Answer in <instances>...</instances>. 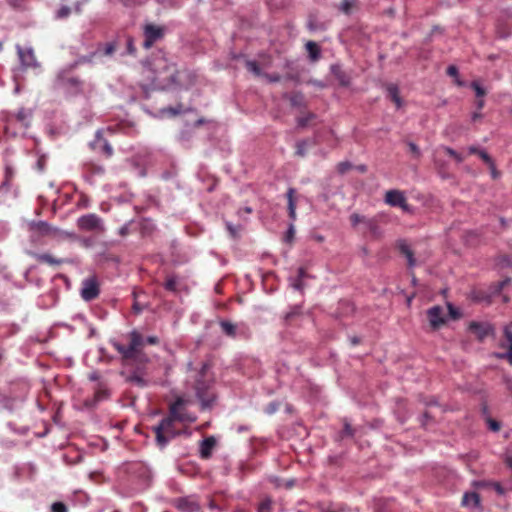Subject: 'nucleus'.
<instances>
[{"label": "nucleus", "instance_id": "nucleus-45", "mask_svg": "<svg viewBox=\"0 0 512 512\" xmlns=\"http://www.w3.org/2000/svg\"><path fill=\"white\" fill-rule=\"evenodd\" d=\"M102 151L106 157H111L113 155V148L106 140L104 141Z\"/></svg>", "mask_w": 512, "mask_h": 512}, {"label": "nucleus", "instance_id": "nucleus-23", "mask_svg": "<svg viewBox=\"0 0 512 512\" xmlns=\"http://www.w3.org/2000/svg\"><path fill=\"white\" fill-rule=\"evenodd\" d=\"M295 189L294 188H289L287 193H286V197H287V201H288V215H289V218L294 221L296 220V202H295Z\"/></svg>", "mask_w": 512, "mask_h": 512}, {"label": "nucleus", "instance_id": "nucleus-32", "mask_svg": "<svg viewBox=\"0 0 512 512\" xmlns=\"http://www.w3.org/2000/svg\"><path fill=\"white\" fill-rule=\"evenodd\" d=\"M292 106H301L303 103V95L300 92L293 93L289 97Z\"/></svg>", "mask_w": 512, "mask_h": 512}, {"label": "nucleus", "instance_id": "nucleus-48", "mask_svg": "<svg viewBox=\"0 0 512 512\" xmlns=\"http://www.w3.org/2000/svg\"><path fill=\"white\" fill-rule=\"evenodd\" d=\"M491 172V177L496 180L500 177V172L496 169L494 160L492 161L491 165H487Z\"/></svg>", "mask_w": 512, "mask_h": 512}, {"label": "nucleus", "instance_id": "nucleus-27", "mask_svg": "<svg viewBox=\"0 0 512 512\" xmlns=\"http://www.w3.org/2000/svg\"><path fill=\"white\" fill-rule=\"evenodd\" d=\"M309 142L307 140H301L296 143L295 155L298 157H304L307 154V148L309 146Z\"/></svg>", "mask_w": 512, "mask_h": 512}, {"label": "nucleus", "instance_id": "nucleus-30", "mask_svg": "<svg viewBox=\"0 0 512 512\" xmlns=\"http://www.w3.org/2000/svg\"><path fill=\"white\" fill-rule=\"evenodd\" d=\"M470 86L474 90L477 98H483L486 95V90L479 84L478 81H473Z\"/></svg>", "mask_w": 512, "mask_h": 512}, {"label": "nucleus", "instance_id": "nucleus-13", "mask_svg": "<svg viewBox=\"0 0 512 512\" xmlns=\"http://www.w3.org/2000/svg\"><path fill=\"white\" fill-rule=\"evenodd\" d=\"M385 202L392 207H400L403 211H409L407 199L400 190H388L385 194Z\"/></svg>", "mask_w": 512, "mask_h": 512}, {"label": "nucleus", "instance_id": "nucleus-6", "mask_svg": "<svg viewBox=\"0 0 512 512\" xmlns=\"http://www.w3.org/2000/svg\"><path fill=\"white\" fill-rule=\"evenodd\" d=\"M79 230L87 232L102 233L105 230L103 220L95 213L83 215L77 219Z\"/></svg>", "mask_w": 512, "mask_h": 512}, {"label": "nucleus", "instance_id": "nucleus-49", "mask_svg": "<svg viewBox=\"0 0 512 512\" xmlns=\"http://www.w3.org/2000/svg\"><path fill=\"white\" fill-rule=\"evenodd\" d=\"M352 3L349 0H342L341 1V10L348 14L351 10Z\"/></svg>", "mask_w": 512, "mask_h": 512}, {"label": "nucleus", "instance_id": "nucleus-11", "mask_svg": "<svg viewBox=\"0 0 512 512\" xmlns=\"http://www.w3.org/2000/svg\"><path fill=\"white\" fill-rule=\"evenodd\" d=\"M427 319L433 330L440 329L446 323V314L444 308L435 305L429 308L426 312Z\"/></svg>", "mask_w": 512, "mask_h": 512}, {"label": "nucleus", "instance_id": "nucleus-34", "mask_svg": "<svg viewBox=\"0 0 512 512\" xmlns=\"http://www.w3.org/2000/svg\"><path fill=\"white\" fill-rule=\"evenodd\" d=\"M300 315V311L298 308H293L290 312L286 313L284 316V322L286 324H290L292 320Z\"/></svg>", "mask_w": 512, "mask_h": 512}, {"label": "nucleus", "instance_id": "nucleus-29", "mask_svg": "<svg viewBox=\"0 0 512 512\" xmlns=\"http://www.w3.org/2000/svg\"><path fill=\"white\" fill-rule=\"evenodd\" d=\"M177 286H178V281L175 276H169L164 283L165 289L168 291H171V292H176Z\"/></svg>", "mask_w": 512, "mask_h": 512}, {"label": "nucleus", "instance_id": "nucleus-60", "mask_svg": "<svg viewBox=\"0 0 512 512\" xmlns=\"http://www.w3.org/2000/svg\"><path fill=\"white\" fill-rule=\"evenodd\" d=\"M483 117V114L480 111L474 112L471 116V119L473 122H476L477 120L481 119Z\"/></svg>", "mask_w": 512, "mask_h": 512}, {"label": "nucleus", "instance_id": "nucleus-10", "mask_svg": "<svg viewBox=\"0 0 512 512\" xmlns=\"http://www.w3.org/2000/svg\"><path fill=\"white\" fill-rule=\"evenodd\" d=\"M500 347L507 349V351L494 353V356L498 359H506L512 365V323L505 327L504 338L500 342Z\"/></svg>", "mask_w": 512, "mask_h": 512}, {"label": "nucleus", "instance_id": "nucleus-55", "mask_svg": "<svg viewBox=\"0 0 512 512\" xmlns=\"http://www.w3.org/2000/svg\"><path fill=\"white\" fill-rule=\"evenodd\" d=\"M447 74L451 77H457L458 76V69L454 65H450L447 68Z\"/></svg>", "mask_w": 512, "mask_h": 512}, {"label": "nucleus", "instance_id": "nucleus-42", "mask_svg": "<svg viewBox=\"0 0 512 512\" xmlns=\"http://www.w3.org/2000/svg\"><path fill=\"white\" fill-rule=\"evenodd\" d=\"M294 236H295L294 225L290 224V226L286 232V235H285V241L291 243L294 239Z\"/></svg>", "mask_w": 512, "mask_h": 512}, {"label": "nucleus", "instance_id": "nucleus-44", "mask_svg": "<svg viewBox=\"0 0 512 512\" xmlns=\"http://www.w3.org/2000/svg\"><path fill=\"white\" fill-rule=\"evenodd\" d=\"M263 77H265L271 83L279 82L282 79V77L277 73H274V74L264 73Z\"/></svg>", "mask_w": 512, "mask_h": 512}, {"label": "nucleus", "instance_id": "nucleus-14", "mask_svg": "<svg viewBox=\"0 0 512 512\" xmlns=\"http://www.w3.org/2000/svg\"><path fill=\"white\" fill-rule=\"evenodd\" d=\"M479 341H483L487 336L494 333V328L491 324L486 322L471 321L468 326Z\"/></svg>", "mask_w": 512, "mask_h": 512}, {"label": "nucleus", "instance_id": "nucleus-40", "mask_svg": "<svg viewBox=\"0 0 512 512\" xmlns=\"http://www.w3.org/2000/svg\"><path fill=\"white\" fill-rule=\"evenodd\" d=\"M478 156L486 165H491L492 164L493 159L491 158V156L486 151L481 150L479 152Z\"/></svg>", "mask_w": 512, "mask_h": 512}, {"label": "nucleus", "instance_id": "nucleus-20", "mask_svg": "<svg viewBox=\"0 0 512 512\" xmlns=\"http://www.w3.org/2000/svg\"><path fill=\"white\" fill-rule=\"evenodd\" d=\"M83 170H84L85 174H87L89 177L101 176L105 172V169L102 165L97 164L92 161L86 162L83 165Z\"/></svg>", "mask_w": 512, "mask_h": 512}, {"label": "nucleus", "instance_id": "nucleus-43", "mask_svg": "<svg viewBox=\"0 0 512 512\" xmlns=\"http://www.w3.org/2000/svg\"><path fill=\"white\" fill-rule=\"evenodd\" d=\"M71 13V9L67 6H62L58 12H57V17L58 18H66L70 15Z\"/></svg>", "mask_w": 512, "mask_h": 512}, {"label": "nucleus", "instance_id": "nucleus-53", "mask_svg": "<svg viewBox=\"0 0 512 512\" xmlns=\"http://www.w3.org/2000/svg\"><path fill=\"white\" fill-rule=\"evenodd\" d=\"M79 207H88L89 206V198L86 195H82L81 198L78 201Z\"/></svg>", "mask_w": 512, "mask_h": 512}, {"label": "nucleus", "instance_id": "nucleus-25", "mask_svg": "<svg viewBox=\"0 0 512 512\" xmlns=\"http://www.w3.org/2000/svg\"><path fill=\"white\" fill-rule=\"evenodd\" d=\"M388 97L393 101L399 108L402 104V99L399 95V89L395 84H389L387 86Z\"/></svg>", "mask_w": 512, "mask_h": 512}, {"label": "nucleus", "instance_id": "nucleus-31", "mask_svg": "<svg viewBox=\"0 0 512 512\" xmlns=\"http://www.w3.org/2000/svg\"><path fill=\"white\" fill-rule=\"evenodd\" d=\"M315 118L313 113H307L305 116H301L297 119V123L299 127H306L309 122Z\"/></svg>", "mask_w": 512, "mask_h": 512}, {"label": "nucleus", "instance_id": "nucleus-5", "mask_svg": "<svg viewBox=\"0 0 512 512\" xmlns=\"http://www.w3.org/2000/svg\"><path fill=\"white\" fill-rule=\"evenodd\" d=\"M349 220L353 227L361 225V231L364 234H369L373 239H378L382 236L379 222L375 217L368 218L358 213H353L350 215Z\"/></svg>", "mask_w": 512, "mask_h": 512}, {"label": "nucleus", "instance_id": "nucleus-15", "mask_svg": "<svg viewBox=\"0 0 512 512\" xmlns=\"http://www.w3.org/2000/svg\"><path fill=\"white\" fill-rule=\"evenodd\" d=\"M17 52L20 62L24 68H37L39 64L36 60L34 51L31 48L23 49L21 46H17Z\"/></svg>", "mask_w": 512, "mask_h": 512}, {"label": "nucleus", "instance_id": "nucleus-1", "mask_svg": "<svg viewBox=\"0 0 512 512\" xmlns=\"http://www.w3.org/2000/svg\"><path fill=\"white\" fill-rule=\"evenodd\" d=\"M127 344L113 341V348L121 355L124 364H139L148 361L143 349L145 347L144 337L137 330L127 335Z\"/></svg>", "mask_w": 512, "mask_h": 512}, {"label": "nucleus", "instance_id": "nucleus-37", "mask_svg": "<svg viewBox=\"0 0 512 512\" xmlns=\"http://www.w3.org/2000/svg\"><path fill=\"white\" fill-rule=\"evenodd\" d=\"M352 168V164L349 162V161H343V162H340L338 165H337V171L340 173V174H345L346 172H348L349 170H351Z\"/></svg>", "mask_w": 512, "mask_h": 512}, {"label": "nucleus", "instance_id": "nucleus-18", "mask_svg": "<svg viewBox=\"0 0 512 512\" xmlns=\"http://www.w3.org/2000/svg\"><path fill=\"white\" fill-rule=\"evenodd\" d=\"M332 74L334 75V77L337 79V81L339 82V84L343 87H348L351 83V76L345 72L341 66L339 65H334L332 66Z\"/></svg>", "mask_w": 512, "mask_h": 512}, {"label": "nucleus", "instance_id": "nucleus-58", "mask_svg": "<svg viewBox=\"0 0 512 512\" xmlns=\"http://www.w3.org/2000/svg\"><path fill=\"white\" fill-rule=\"evenodd\" d=\"M481 150L482 149H479L477 146H474V145L468 147V152L471 155H477L478 156V154H479V152Z\"/></svg>", "mask_w": 512, "mask_h": 512}, {"label": "nucleus", "instance_id": "nucleus-62", "mask_svg": "<svg viewBox=\"0 0 512 512\" xmlns=\"http://www.w3.org/2000/svg\"><path fill=\"white\" fill-rule=\"evenodd\" d=\"M26 113L24 110H21L17 113V119L21 122H23L26 119Z\"/></svg>", "mask_w": 512, "mask_h": 512}, {"label": "nucleus", "instance_id": "nucleus-54", "mask_svg": "<svg viewBox=\"0 0 512 512\" xmlns=\"http://www.w3.org/2000/svg\"><path fill=\"white\" fill-rule=\"evenodd\" d=\"M145 344L157 345L159 343V338L157 336H148L144 338Z\"/></svg>", "mask_w": 512, "mask_h": 512}, {"label": "nucleus", "instance_id": "nucleus-39", "mask_svg": "<svg viewBox=\"0 0 512 512\" xmlns=\"http://www.w3.org/2000/svg\"><path fill=\"white\" fill-rule=\"evenodd\" d=\"M408 147H409V151L416 159H419L421 157V151L415 143L408 142Z\"/></svg>", "mask_w": 512, "mask_h": 512}, {"label": "nucleus", "instance_id": "nucleus-3", "mask_svg": "<svg viewBox=\"0 0 512 512\" xmlns=\"http://www.w3.org/2000/svg\"><path fill=\"white\" fill-rule=\"evenodd\" d=\"M207 368V364H203L201 370L197 373L193 386L203 409L211 407L215 400V395L211 391L212 381L207 377Z\"/></svg>", "mask_w": 512, "mask_h": 512}, {"label": "nucleus", "instance_id": "nucleus-63", "mask_svg": "<svg viewBox=\"0 0 512 512\" xmlns=\"http://www.w3.org/2000/svg\"><path fill=\"white\" fill-rule=\"evenodd\" d=\"M505 382L508 391L512 394V379L506 378Z\"/></svg>", "mask_w": 512, "mask_h": 512}, {"label": "nucleus", "instance_id": "nucleus-8", "mask_svg": "<svg viewBox=\"0 0 512 512\" xmlns=\"http://www.w3.org/2000/svg\"><path fill=\"white\" fill-rule=\"evenodd\" d=\"M187 401L182 397H177L173 403L169 406V413L167 417L173 419L174 421H194L195 418H190L184 412L185 405Z\"/></svg>", "mask_w": 512, "mask_h": 512}, {"label": "nucleus", "instance_id": "nucleus-22", "mask_svg": "<svg viewBox=\"0 0 512 512\" xmlns=\"http://www.w3.org/2000/svg\"><path fill=\"white\" fill-rule=\"evenodd\" d=\"M177 508L182 512H198L199 505L187 498H181L177 501Z\"/></svg>", "mask_w": 512, "mask_h": 512}, {"label": "nucleus", "instance_id": "nucleus-12", "mask_svg": "<svg viewBox=\"0 0 512 512\" xmlns=\"http://www.w3.org/2000/svg\"><path fill=\"white\" fill-rule=\"evenodd\" d=\"M99 293V283L96 277H89L83 280L81 288V297L85 301H92L96 299Z\"/></svg>", "mask_w": 512, "mask_h": 512}, {"label": "nucleus", "instance_id": "nucleus-26", "mask_svg": "<svg viewBox=\"0 0 512 512\" xmlns=\"http://www.w3.org/2000/svg\"><path fill=\"white\" fill-rule=\"evenodd\" d=\"M306 49L309 53L310 58L315 61L318 60L320 57V48L317 45V43L313 41H308L306 44Z\"/></svg>", "mask_w": 512, "mask_h": 512}, {"label": "nucleus", "instance_id": "nucleus-46", "mask_svg": "<svg viewBox=\"0 0 512 512\" xmlns=\"http://www.w3.org/2000/svg\"><path fill=\"white\" fill-rule=\"evenodd\" d=\"M116 50V45L114 43H107L104 48V55L110 56Z\"/></svg>", "mask_w": 512, "mask_h": 512}, {"label": "nucleus", "instance_id": "nucleus-41", "mask_svg": "<svg viewBox=\"0 0 512 512\" xmlns=\"http://www.w3.org/2000/svg\"><path fill=\"white\" fill-rule=\"evenodd\" d=\"M108 395H109L108 390H106V389H98L95 392V400L96 401H101L103 399H106L108 397Z\"/></svg>", "mask_w": 512, "mask_h": 512}, {"label": "nucleus", "instance_id": "nucleus-36", "mask_svg": "<svg viewBox=\"0 0 512 512\" xmlns=\"http://www.w3.org/2000/svg\"><path fill=\"white\" fill-rule=\"evenodd\" d=\"M272 501L270 499L263 500L258 506V512H271Z\"/></svg>", "mask_w": 512, "mask_h": 512}, {"label": "nucleus", "instance_id": "nucleus-56", "mask_svg": "<svg viewBox=\"0 0 512 512\" xmlns=\"http://www.w3.org/2000/svg\"><path fill=\"white\" fill-rule=\"evenodd\" d=\"M284 79L298 82L299 75H298V73L289 72L285 75Z\"/></svg>", "mask_w": 512, "mask_h": 512}, {"label": "nucleus", "instance_id": "nucleus-47", "mask_svg": "<svg viewBox=\"0 0 512 512\" xmlns=\"http://www.w3.org/2000/svg\"><path fill=\"white\" fill-rule=\"evenodd\" d=\"M342 434H343V436H353L354 435V429L348 422L344 423V428H343Z\"/></svg>", "mask_w": 512, "mask_h": 512}, {"label": "nucleus", "instance_id": "nucleus-24", "mask_svg": "<svg viewBox=\"0 0 512 512\" xmlns=\"http://www.w3.org/2000/svg\"><path fill=\"white\" fill-rule=\"evenodd\" d=\"M34 257L39 263H46L51 266H59L65 262V260L57 259L48 253L34 254Z\"/></svg>", "mask_w": 512, "mask_h": 512}, {"label": "nucleus", "instance_id": "nucleus-35", "mask_svg": "<svg viewBox=\"0 0 512 512\" xmlns=\"http://www.w3.org/2000/svg\"><path fill=\"white\" fill-rule=\"evenodd\" d=\"M128 381L139 386V387L146 386V381L141 376H139L137 374H133V375L129 376Z\"/></svg>", "mask_w": 512, "mask_h": 512}, {"label": "nucleus", "instance_id": "nucleus-33", "mask_svg": "<svg viewBox=\"0 0 512 512\" xmlns=\"http://www.w3.org/2000/svg\"><path fill=\"white\" fill-rule=\"evenodd\" d=\"M447 308L449 312V316L454 319L458 320L461 318L462 314L459 309L455 308L451 303H447Z\"/></svg>", "mask_w": 512, "mask_h": 512}, {"label": "nucleus", "instance_id": "nucleus-4", "mask_svg": "<svg viewBox=\"0 0 512 512\" xmlns=\"http://www.w3.org/2000/svg\"><path fill=\"white\" fill-rule=\"evenodd\" d=\"M173 419L164 417L158 425L152 427V431L155 434L156 445L160 449H164L168 443L180 435V430L175 426Z\"/></svg>", "mask_w": 512, "mask_h": 512}, {"label": "nucleus", "instance_id": "nucleus-50", "mask_svg": "<svg viewBox=\"0 0 512 512\" xmlns=\"http://www.w3.org/2000/svg\"><path fill=\"white\" fill-rule=\"evenodd\" d=\"M489 428L492 431H499L500 430V423L493 419H488Z\"/></svg>", "mask_w": 512, "mask_h": 512}, {"label": "nucleus", "instance_id": "nucleus-59", "mask_svg": "<svg viewBox=\"0 0 512 512\" xmlns=\"http://www.w3.org/2000/svg\"><path fill=\"white\" fill-rule=\"evenodd\" d=\"M444 151L447 155H449L450 157H453L456 156L457 154V151H455L454 149L450 148V147H444Z\"/></svg>", "mask_w": 512, "mask_h": 512}, {"label": "nucleus", "instance_id": "nucleus-57", "mask_svg": "<svg viewBox=\"0 0 512 512\" xmlns=\"http://www.w3.org/2000/svg\"><path fill=\"white\" fill-rule=\"evenodd\" d=\"M129 234V224H125L123 225L120 229H119V235L125 237Z\"/></svg>", "mask_w": 512, "mask_h": 512}, {"label": "nucleus", "instance_id": "nucleus-52", "mask_svg": "<svg viewBox=\"0 0 512 512\" xmlns=\"http://www.w3.org/2000/svg\"><path fill=\"white\" fill-rule=\"evenodd\" d=\"M127 50H128L129 54H135V52H136V48L134 46L133 39L130 37L127 39Z\"/></svg>", "mask_w": 512, "mask_h": 512}, {"label": "nucleus", "instance_id": "nucleus-16", "mask_svg": "<svg viewBox=\"0 0 512 512\" xmlns=\"http://www.w3.org/2000/svg\"><path fill=\"white\" fill-rule=\"evenodd\" d=\"M220 327L222 332L230 338H236L238 335H242L244 338H249L250 336L247 331H238L237 325L227 320L220 321Z\"/></svg>", "mask_w": 512, "mask_h": 512}, {"label": "nucleus", "instance_id": "nucleus-19", "mask_svg": "<svg viewBox=\"0 0 512 512\" xmlns=\"http://www.w3.org/2000/svg\"><path fill=\"white\" fill-rule=\"evenodd\" d=\"M397 247L400 253L406 257L408 266L410 268L414 267L416 265V259L414 258V253L409 245L404 240H400Z\"/></svg>", "mask_w": 512, "mask_h": 512}, {"label": "nucleus", "instance_id": "nucleus-2", "mask_svg": "<svg viewBox=\"0 0 512 512\" xmlns=\"http://www.w3.org/2000/svg\"><path fill=\"white\" fill-rule=\"evenodd\" d=\"M149 70L153 73L152 82L158 87L166 88L177 83L176 65L165 56L154 57Z\"/></svg>", "mask_w": 512, "mask_h": 512}, {"label": "nucleus", "instance_id": "nucleus-64", "mask_svg": "<svg viewBox=\"0 0 512 512\" xmlns=\"http://www.w3.org/2000/svg\"><path fill=\"white\" fill-rule=\"evenodd\" d=\"M505 463L508 467L512 469V455H507L505 457Z\"/></svg>", "mask_w": 512, "mask_h": 512}, {"label": "nucleus", "instance_id": "nucleus-28", "mask_svg": "<svg viewBox=\"0 0 512 512\" xmlns=\"http://www.w3.org/2000/svg\"><path fill=\"white\" fill-rule=\"evenodd\" d=\"M246 68L252 72L255 76H263L260 66L256 61L248 60L246 61Z\"/></svg>", "mask_w": 512, "mask_h": 512}, {"label": "nucleus", "instance_id": "nucleus-21", "mask_svg": "<svg viewBox=\"0 0 512 512\" xmlns=\"http://www.w3.org/2000/svg\"><path fill=\"white\" fill-rule=\"evenodd\" d=\"M461 504L464 507H479L480 496L476 492H466L462 497Z\"/></svg>", "mask_w": 512, "mask_h": 512}, {"label": "nucleus", "instance_id": "nucleus-51", "mask_svg": "<svg viewBox=\"0 0 512 512\" xmlns=\"http://www.w3.org/2000/svg\"><path fill=\"white\" fill-rule=\"evenodd\" d=\"M490 485L494 488V490L499 495H503L504 494L505 490H504V488L502 487V485L499 482H492Z\"/></svg>", "mask_w": 512, "mask_h": 512}, {"label": "nucleus", "instance_id": "nucleus-38", "mask_svg": "<svg viewBox=\"0 0 512 512\" xmlns=\"http://www.w3.org/2000/svg\"><path fill=\"white\" fill-rule=\"evenodd\" d=\"M51 512H68V509L63 502H55L51 506Z\"/></svg>", "mask_w": 512, "mask_h": 512}, {"label": "nucleus", "instance_id": "nucleus-17", "mask_svg": "<svg viewBox=\"0 0 512 512\" xmlns=\"http://www.w3.org/2000/svg\"><path fill=\"white\" fill-rule=\"evenodd\" d=\"M216 446V439L213 436L206 437L200 442L199 453L202 459H209Z\"/></svg>", "mask_w": 512, "mask_h": 512}, {"label": "nucleus", "instance_id": "nucleus-9", "mask_svg": "<svg viewBox=\"0 0 512 512\" xmlns=\"http://www.w3.org/2000/svg\"><path fill=\"white\" fill-rule=\"evenodd\" d=\"M144 37L143 47L149 49L155 42L164 37V28L154 24H146L144 26Z\"/></svg>", "mask_w": 512, "mask_h": 512}, {"label": "nucleus", "instance_id": "nucleus-61", "mask_svg": "<svg viewBox=\"0 0 512 512\" xmlns=\"http://www.w3.org/2000/svg\"><path fill=\"white\" fill-rule=\"evenodd\" d=\"M484 105H485V101H484V99H483V98H479V99L476 101V107H477V109H478L479 111L483 109Z\"/></svg>", "mask_w": 512, "mask_h": 512}, {"label": "nucleus", "instance_id": "nucleus-7", "mask_svg": "<svg viewBox=\"0 0 512 512\" xmlns=\"http://www.w3.org/2000/svg\"><path fill=\"white\" fill-rule=\"evenodd\" d=\"M32 228L42 236H51L54 238H70L73 236L72 233L53 227L44 221L34 223Z\"/></svg>", "mask_w": 512, "mask_h": 512}]
</instances>
